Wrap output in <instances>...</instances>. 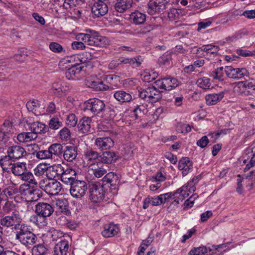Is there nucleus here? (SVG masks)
Listing matches in <instances>:
<instances>
[{
  "instance_id": "1",
  "label": "nucleus",
  "mask_w": 255,
  "mask_h": 255,
  "mask_svg": "<svg viewBox=\"0 0 255 255\" xmlns=\"http://www.w3.org/2000/svg\"><path fill=\"white\" fill-rule=\"evenodd\" d=\"M102 183L96 182L89 184L90 199L92 202L99 203L104 199L106 193V186L107 185L109 188V190L113 194L117 192L120 180L116 173L114 172L108 173L102 178Z\"/></svg>"
},
{
  "instance_id": "2",
  "label": "nucleus",
  "mask_w": 255,
  "mask_h": 255,
  "mask_svg": "<svg viewBox=\"0 0 255 255\" xmlns=\"http://www.w3.org/2000/svg\"><path fill=\"white\" fill-rule=\"evenodd\" d=\"M162 81H155L152 86L143 88H137L138 97L143 101L150 104H154L159 101L162 97L163 91L159 90Z\"/></svg>"
},
{
  "instance_id": "3",
  "label": "nucleus",
  "mask_w": 255,
  "mask_h": 255,
  "mask_svg": "<svg viewBox=\"0 0 255 255\" xmlns=\"http://www.w3.org/2000/svg\"><path fill=\"white\" fill-rule=\"evenodd\" d=\"M119 153L115 151H106L98 152L92 150L87 151L86 157L89 160H97V165H101L103 163L111 164L116 162L120 157Z\"/></svg>"
},
{
  "instance_id": "4",
  "label": "nucleus",
  "mask_w": 255,
  "mask_h": 255,
  "mask_svg": "<svg viewBox=\"0 0 255 255\" xmlns=\"http://www.w3.org/2000/svg\"><path fill=\"white\" fill-rule=\"evenodd\" d=\"M86 32V33H79L76 39L90 46L104 47L107 44L106 37L100 35L97 32L91 29H87Z\"/></svg>"
},
{
  "instance_id": "5",
  "label": "nucleus",
  "mask_w": 255,
  "mask_h": 255,
  "mask_svg": "<svg viewBox=\"0 0 255 255\" xmlns=\"http://www.w3.org/2000/svg\"><path fill=\"white\" fill-rule=\"evenodd\" d=\"M105 106L104 102L98 98L90 99L84 102L83 111L90 110L94 115H98L102 113Z\"/></svg>"
},
{
  "instance_id": "6",
  "label": "nucleus",
  "mask_w": 255,
  "mask_h": 255,
  "mask_svg": "<svg viewBox=\"0 0 255 255\" xmlns=\"http://www.w3.org/2000/svg\"><path fill=\"white\" fill-rule=\"evenodd\" d=\"M71 188L70 192L74 198H81L85 194L87 190V185L84 181L74 179L72 183H70Z\"/></svg>"
},
{
  "instance_id": "7",
  "label": "nucleus",
  "mask_w": 255,
  "mask_h": 255,
  "mask_svg": "<svg viewBox=\"0 0 255 255\" xmlns=\"http://www.w3.org/2000/svg\"><path fill=\"white\" fill-rule=\"evenodd\" d=\"M169 0H149L147 11L150 15L159 13L165 9Z\"/></svg>"
},
{
  "instance_id": "8",
  "label": "nucleus",
  "mask_w": 255,
  "mask_h": 255,
  "mask_svg": "<svg viewBox=\"0 0 255 255\" xmlns=\"http://www.w3.org/2000/svg\"><path fill=\"white\" fill-rule=\"evenodd\" d=\"M63 167L60 164H54L53 165L48 166L46 171V177L48 179L59 180L63 178L64 179H68L65 175L62 174L64 173Z\"/></svg>"
},
{
  "instance_id": "9",
  "label": "nucleus",
  "mask_w": 255,
  "mask_h": 255,
  "mask_svg": "<svg viewBox=\"0 0 255 255\" xmlns=\"http://www.w3.org/2000/svg\"><path fill=\"white\" fill-rule=\"evenodd\" d=\"M53 212V207L47 203L39 202L35 206V213L36 215L44 219L50 216Z\"/></svg>"
},
{
  "instance_id": "10",
  "label": "nucleus",
  "mask_w": 255,
  "mask_h": 255,
  "mask_svg": "<svg viewBox=\"0 0 255 255\" xmlns=\"http://www.w3.org/2000/svg\"><path fill=\"white\" fill-rule=\"evenodd\" d=\"M7 154L8 155L4 156V159H18L22 157L26 156V150L22 147L13 145L8 148Z\"/></svg>"
},
{
  "instance_id": "11",
  "label": "nucleus",
  "mask_w": 255,
  "mask_h": 255,
  "mask_svg": "<svg viewBox=\"0 0 255 255\" xmlns=\"http://www.w3.org/2000/svg\"><path fill=\"white\" fill-rule=\"evenodd\" d=\"M94 17H100L105 15L108 11L107 4L105 2L95 1L91 6Z\"/></svg>"
},
{
  "instance_id": "12",
  "label": "nucleus",
  "mask_w": 255,
  "mask_h": 255,
  "mask_svg": "<svg viewBox=\"0 0 255 255\" xmlns=\"http://www.w3.org/2000/svg\"><path fill=\"white\" fill-rule=\"evenodd\" d=\"M95 143L102 151H109V150L114 146L113 139L109 136L97 137Z\"/></svg>"
},
{
  "instance_id": "13",
  "label": "nucleus",
  "mask_w": 255,
  "mask_h": 255,
  "mask_svg": "<svg viewBox=\"0 0 255 255\" xmlns=\"http://www.w3.org/2000/svg\"><path fill=\"white\" fill-rule=\"evenodd\" d=\"M52 89L54 94H56L58 97H61L62 94L66 95L70 89V86L69 83L65 81H57L52 84Z\"/></svg>"
},
{
  "instance_id": "14",
  "label": "nucleus",
  "mask_w": 255,
  "mask_h": 255,
  "mask_svg": "<svg viewBox=\"0 0 255 255\" xmlns=\"http://www.w3.org/2000/svg\"><path fill=\"white\" fill-rule=\"evenodd\" d=\"M25 123L28 126L29 130L36 135L37 134H44L49 131L48 126L41 122L37 121L30 123L26 120Z\"/></svg>"
},
{
  "instance_id": "15",
  "label": "nucleus",
  "mask_w": 255,
  "mask_h": 255,
  "mask_svg": "<svg viewBox=\"0 0 255 255\" xmlns=\"http://www.w3.org/2000/svg\"><path fill=\"white\" fill-rule=\"evenodd\" d=\"M27 248H30L32 245L36 243L37 240V236L32 232L24 233V234L16 238Z\"/></svg>"
},
{
  "instance_id": "16",
  "label": "nucleus",
  "mask_w": 255,
  "mask_h": 255,
  "mask_svg": "<svg viewBox=\"0 0 255 255\" xmlns=\"http://www.w3.org/2000/svg\"><path fill=\"white\" fill-rule=\"evenodd\" d=\"M120 232V229L117 224L113 222L106 224L103 226V230L101 232L103 237L106 238L114 237Z\"/></svg>"
},
{
  "instance_id": "17",
  "label": "nucleus",
  "mask_w": 255,
  "mask_h": 255,
  "mask_svg": "<svg viewBox=\"0 0 255 255\" xmlns=\"http://www.w3.org/2000/svg\"><path fill=\"white\" fill-rule=\"evenodd\" d=\"M178 168L182 170V176H185L193 170V162L188 157H183L178 162Z\"/></svg>"
},
{
  "instance_id": "18",
  "label": "nucleus",
  "mask_w": 255,
  "mask_h": 255,
  "mask_svg": "<svg viewBox=\"0 0 255 255\" xmlns=\"http://www.w3.org/2000/svg\"><path fill=\"white\" fill-rule=\"evenodd\" d=\"M61 184L57 180L49 179V182L45 186V191L49 195H57L62 190Z\"/></svg>"
},
{
  "instance_id": "19",
  "label": "nucleus",
  "mask_w": 255,
  "mask_h": 255,
  "mask_svg": "<svg viewBox=\"0 0 255 255\" xmlns=\"http://www.w3.org/2000/svg\"><path fill=\"white\" fill-rule=\"evenodd\" d=\"M248 81H240L238 82L231 84L234 92L242 94L247 88L250 89L255 86V83L254 84L253 82L248 83Z\"/></svg>"
},
{
  "instance_id": "20",
  "label": "nucleus",
  "mask_w": 255,
  "mask_h": 255,
  "mask_svg": "<svg viewBox=\"0 0 255 255\" xmlns=\"http://www.w3.org/2000/svg\"><path fill=\"white\" fill-rule=\"evenodd\" d=\"M21 218L18 213H12L11 216H6L0 220V225L6 227L13 226L15 222H21Z\"/></svg>"
},
{
  "instance_id": "21",
  "label": "nucleus",
  "mask_w": 255,
  "mask_h": 255,
  "mask_svg": "<svg viewBox=\"0 0 255 255\" xmlns=\"http://www.w3.org/2000/svg\"><path fill=\"white\" fill-rule=\"evenodd\" d=\"M77 149L76 146H65L62 153L64 159L68 161H72L77 157Z\"/></svg>"
},
{
  "instance_id": "22",
  "label": "nucleus",
  "mask_w": 255,
  "mask_h": 255,
  "mask_svg": "<svg viewBox=\"0 0 255 255\" xmlns=\"http://www.w3.org/2000/svg\"><path fill=\"white\" fill-rule=\"evenodd\" d=\"M69 249V243L65 239L61 240L56 244L54 248V255H67Z\"/></svg>"
},
{
  "instance_id": "23",
  "label": "nucleus",
  "mask_w": 255,
  "mask_h": 255,
  "mask_svg": "<svg viewBox=\"0 0 255 255\" xmlns=\"http://www.w3.org/2000/svg\"><path fill=\"white\" fill-rule=\"evenodd\" d=\"M132 4V0H117L115 4V9L119 12L123 13L129 10Z\"/></svg>"
},
{
  "instance_id": "24",
  "label": "nucleus",
  "mask_w": 255,
  "mask_h": 255,
  "mask_svg": "<svg viewBox=\"0 0 255 255\" xmlns=\"http://www.w3.org/2000/svg\"><path fill=\"white\" fill-rule=\"evenodd\" d=\"M226 90L220 92L218 94H208L206 96L205 100L207 105H215L224 98Z\"/></svg>"
},
{
  "instance_id": "25",
  "label": "nucleus",
  "mask_w": 255,
  "mask_h": 255,
  "mask_svg": "<svg viewBox=\"0 0 255 255\" xmlns=\"http://www.w3.org/2000/svg\"><path fill=\"white\" fill-rule=\"evenodd\" d=\"M145 14L142 13L138 10H135L131 13L129 15V20L131 22L136 25L141 24L144 23L146 20Z\"/></svg>"
},
{
  "instance_id": "26",
  "label": "nucleus",
  "mask_w": 255,
  "mask_h": 255,
  "mask_svg": "<svg viewBox=\"0 0 255 255\" xmlns=\"http://www.w3.org/2000/svg\"><path fill=\"white\" fill-rule=\"evenodd\" d=\"M92 120L90 118L84 117L81 119L77 124L78 130L83 133H85L90 131V123Z\"/></svg>"
},
{
  "instance_id": "27",
  "label": "nucleus",
  "mask_w": 255,
  "mask_h": 255,
  "mask_svg": "<svg viewBox=\"0 0 255 255\" xmlns=\"http://www.w3.org/2000/svg\"><path fill=\"white\" fill-rule=\"evenodd\" d=\"M114 97L120 103L129 102L132 100V96L124 90H119L115 92Z\"/></svg>"
},
{
  "instance_id": "28",
  "label": "nucleus",
  "mask_w": 255,
  "mask_h": 255,
  "mask_svg": "<svg viewBox=\"0 0 255 255\" xmlns=\"http://www.w3.org/2000/svg\"><path fill=\"white\" fill-rule=\"evenodd\" d=\"M86 85L95 91H106L109 86L103 83V81H87Z\"/></svg>"
},
{
  "instance_id": "29",
  "label": "nucleus",
  "mask_w": 255,
  "mask_h": 255,
  "mask_svg": "<svg viewBox=\"0 0 255 255\" xmlns=\"http://www.w3.org/2000/svg\"><path fill=\"white\" fill-rule=\"evenodd\" d=\"M230 243L227 244H222L219 245H211L209 246V255H213L214 254H217L220 253L218 255L225 252L227 250V245L229 244Z\"/></svg>"
},
{
  "instance_id": "30",
  "label": "nucleus",
  "mask_w": 255,
  "mask_h": 255,
  "mask_svg": "<svg viewBox=\"0 0 255 255\" xmlns=\"http://www.w3.org/2000/svg\"><path fill=\"white\" fill-rule=\"evenodd\" d=\"M63 171L64 172L62 173V174H64L65 177L68 178V179H64L63 178H61V180L66 183H72V181L75 179V177H73L72 176H76L77 174L76 171L72 168H69L67 167L66 169H65V168L63 167Z\"/></svg>"
},
{
  "instance_id": "31",
  "label": "nucleus",
  "mask_w": 255,
  "mask_h": 255,
  "mask_svg": "<svg viewBox=\"0 0 255 255\" xmlns=\"http://www.w3.org/2000/svg\"><path fill=\"white\" fill-rule=\"evenodd\" d=\"M12 173L15 176H20L26 170V163L25 162H17L13 163L11 167Z\"/></svg>"
},
{
  "instance_id": "32",
  "label": "nucleus",
  "mask_w": 255,
  "mask_h": 255,
  "mask_svg": "<svg viewBox=\"0 0 255 255\" xmlns=\"http://www.w3.org/2000/svg\"><path fill=\"white\" fill-rule=\"evenodd\" d=\"M48 148L50 152H51L52 158H53V155L60 157L63 152V146L59 143H52Z\"/></svg>"
},
{
  "instance_id": "33",
  "label": "nucleus",
  "mask_w": 255,
  "mask_h": 255,
  "mask_svg": "<svg viewBox=\"0 0 255 255\" xmlns=\"http://www.w3.org/2000/svg\"><path fill=\"white\" fill-rule=\"evenodd\" d=\"M84 2L85 0H63L61 6L65 9L70 10Z\"/></svg>"
},
{
  "instance_id": "34",
  "label": "nucleus",
  "mask_w": 255,
  "mask_h": 255,
  "mask_svg": "<svg viewBox=\"0 0 255 255\" xmlns=\"http://www.w3.org/2000/svg\"><path fill=\"white\" fill-rule=\"evenodd\" d=\"M56 204L59 207L61 212L66 216L71 215V212L68 208V202L65 199L56 200Z\"/></svg>"
},
{
  "instance_id": "35",
  "label": "nucleus",
  "mask_w": 255,
  "mask_h": 255,
  "mask_svg": "<svg viewBox=\"0 0 255 255\" xmlns=\"http://www.w3.org/2000/svg\"><path fill=\"white\" fill-rule=\"evenodd\" d=\"M209 253V246H200L198 248H193L189 252V255H205Z\"/></svg>"
},
{
  "instance_id": "36",
  "label": "nucleus",
  "mask_w": 255,
  "mask_h": 255,
  "mask_svg": "<svg viewBox=\"0 0 255 255\" xmlns=\"http://www.w3.org/2000/svg\"><path fill=\"white\" fill-rule=\"evenodd\" d=\"M196 189L195 186H193V184H188V182L181 187L177 189L175 191V194H178V193H182V192L189 194L194 192Z\"/></svg>"
},
{
  "instance_id": "37",
  "label": "nucleus",
  "mask_w": 255,
  "mask_h": 255,
  "mask_svg": "<svg viewBox=\"0 0 255 255\" xmlns=\"http://www.w3.org/2000/svg\"><path fill=\"white\" fill-rule=\"evenodd\" d=\"M21 179L26 181L29 183L37 185V183L34 179L33 174L26 170L23 172V173L20 176Z\"/></svg>"
},
{
  "instance_id": "38",
  "label": "nucleus",
  "mask_w": 255,
  "mask_h": 255,
  "mask_svg": "<svg viewBox=\"0 0 255 255\" xmlns=\"http://www.w3.org/2000/svg\"><path fill=\"white\" fill-rule=\"evenodd\" d=\"M47 250L43 244H39L33 247L32 254V255H43L46 253Z\"/></svg>"
},
{
  "instance_id": "39",
  "label": "nucleus",
  "mask_w": 255,
  "mask_h": 255,
  "mask_svg": "<svg viewBox=\"0 0 255 255\" xmlns=\"http://www.w3.org/2000/svg\"><path fill=\"white\" fill-rule=\"evenodd\" d=\"M148 105L145 103H142L140 105H137L134 109L133 112L135 114L136 118L138 114L146 115L148 112L147 109Z\"/></svg>"
},
{
  "instance_id": "40",
  "label": "nucleus",
  "mask_w": 255,
  "mask_h": 255,
  "mask_svg": "<svg viewBox=\"0 0 255 255\" xmlns=\"http://www.w3.org/2000/svg\"><path fill=\"white\" fill-rule=\"evenodd\" d=\"M48 166L46 164H39L34 169V172L35 176L40 177L44 174L47 171Z\"/></svg>"
},
{
  "instance_id": "41",
  "label": "nucleus",
  "mask_w": 255,
  "mask_h": 255,
  "mask_svg": "<svg viewBox=\"0 0 255 255\" xmlns=\"http://www.w3.org/2000/svg\"><path fill=\"white\" fill-rule=\"evenodd\" d=\"M62 126V123L59 120V119L56 117H54L49 122V126L48 127L49 128L52 129H57L60 127Z\"/></svg>"
},
{
  "instance_id": "42",
  "label": "nucleus",
  "mask_w": 255,
  "mask_h": 255,
  "mask_svg": "<svg viewBox=\"0 0 255 255\" xmlns=\"http://www.w3.org/2000/svg\"><path fill=\"white\" fill-rule=\"evenodd\" d=\"M102 114L110 120L113 119L117 115L114 108L109 106H105V108L102 112Z\"/></svg>"
},
{
  "instance_id": "43",
  "label": "nucleus",
  "mask_w": 255,
  "mask_h": 255,
  "mask_svg": "<svg viewBox=\"0 0 255 255\" xmlns=\"http://www.w3.org/2000/svg\"><path fill=\"white\" fill-rule=\"evenodd\" d=\"M36 158L39 159H52L51 154L49 148L47 150L39 149L36 154Z\"/></svg>"
},
{
  "instance_id": "44",
  "label": "nucleus",
  "mask_w": 255,
  "mask_h": 255,
  "mask_svg": "<svg viewBox=\"0 0 255 255\" xmlns=\"http://www.w3.org/2000/svg\"><path fill=\"white\" fill-rule=\"evenodd\" d=\"M26 146L27 147V151H26V156L28 154H36L38 150L40 149V147L36 143L27 144Z\"/></svg>"
},
{
  "instance_id": "45",
  "label": "nucleus",
  "mask_w": 255,
  "mask_h": 255,
  "mask_svg": "<svg viewBox=\"0 0 255 255\" xmlns=\"http://www.w3.org/2000/svg\"><path fill=\"white\" fill-rule=\"evenodd\" d=\"M182 83L180 81H176L175 82L173 83L172 84L168 85L166 86L165 84L163 83V81L161 82L160 86L158 87L160 89H163L165 91H170L173 89H175L179 85H181Z\"/></svg>"
},
{
  "instance_id": "46",
  "label": "nucleus",
  "mask_w": 255,
  "mask_h": 255,
  "mask_svg": "<svg viewBox=\"0 0 255 255\" xmlns=\"http://www.w3.org/2000/svg\"><path fill=\"white\" fill-rule=\"evenodd\" d=\"M200 49H201V51L211 54L216 53L219 50L218 46L212 45H204L201 47Z\"/></svg>"
},
{
  "instance_id": "47",
  "label": "nucleus",
  "mask_w": 255,
  "mask_h": 255,
  "mask_svg": "<svg viewBox=\"0 0 255 255\" xmlns=\"http://www.w3.org/2000/svg\"><path fill=\"white\" fill-rule=\"evenodd\" d=\"M59 137L62 140H67L71 137V132L66 127H64L60 130L58 133Z\"/></svg>"
},
{
  "instance_id": "48",
  "label": "nucleus",
  "mask_w": 255,
  "mask_h": 255,
  "mask_svg": "<svg viewBox=\"0 0 255 255\" xmlns=\"http://www.w3.org/2000/svg\"><path fill=\"white\" fill-rule=\"evenodd\" d=\"M40 104L39 101L37 100H33V101H28L26 104V107L28 111H31L34 113V111H36V108L39 107Z\"/></svg>"
},
{
  "instance_id": "49",
  "label": "nucleus",
  "mask_w": 255,
  "mask_h": 255,
  "mask_svg": "<svg viewBox=\"0 0 255 255\" xmlns=\"http://www.w3.org/2000/svg\"><path fill=\"white\" fill-rule=\"evenodd\" d=\"M97 166L98 168L93 170V173L96 177L100 178L107 173V170L104 168L103 164Z\"/></svg>"
},
{
  "instance_id": "50",
  "label": "nucleus",
  "mask_w": 255,
  "mask_h": 255,
  "mask_svg": "<svg viewBox=\"0 0 255 255\" xmlns=\"http://www.w3.org/2000/svg\"><path fill=\"white\" fill-rule=\"evenodd\" d=\"M66 124L69 127H74L77 124V119L74 114L69 115L66 118Z\"/></svg>"
},
{
  "instance_id": "51",
  "label": "nucleus",
  "mask_w": 255,
  "mask_h": 255,
  "mask_svg": "<svg viewBox=\"0 0 255 255\" xmlns=\"http://www.w3.org/2000/svg\"><path fill=\"white\" fill-rule=\"evenodd\" d=\"M142 61L141 56H138L136 57L130 58L129 64L133 68H137L140 66Z\"/></svg>"
},
{
  "instance_id": "52",
  "label": "nucleus",
  "mask_w": 255,
  "mask_h": 255,
  "mask_svg": "<svg viewBox=\"0 0 255 255\" xmlns=\"http://www.w3.org/2000/svg\"><path fill=\"white\" fill-rule=\"evenodd\" d=\"M199 81H194L196 84L198 83V86L203 89H209L214 87V85L211 84L210 81H201L200 82H199Z\"/></svg>"
},
{
  "instance_id": "53",
  "label": "nucleus",
  "mask_w": 255,
  "mask_h": 255,
  "mask_svg": "<svg viewBox=\"0 0 255 255\" xmlns=\"http://www.w3.org/2000/svg\"><path fill=\"white\" fill-rule=\"evenodd\" d=\"M225 71L229 78L236 79V69L233 68L231 66H226Z\"/></svg>"
},
{
  "instance_id": "54",
  "label": "nucleus",
  "mask_w": 255,
  "mask_h": 255,
  "mask_svg": "<svg viewBox=\"0 0 255 255\" xmlns=\"http://www.w3.org/2000/svg\"><path fill=\"white\" fill-rule=\"evenodd\" d=\"M209 142L208 136L204 135L202 136L200 139L197 140L196 144L202 148H204L206 147Z\"/></svg>"
},
{
  "instance_id": "55",
  "label": "nucleus",
  "mask_w": 255,
  "mask_h": 255,
  "mask_svg": "<svg viewBox=\"0 0 255 255\" xmlns=\"http://www.w3.org/2000/svg\"><path fill=\"white\" fill-rule=\"evenodd\" d=\"M236 78L241 79L245 76L248 77L249 75V72L245 68L236 69Z\"/></svg>"
},
{
  "instance_id": "56",
  "label": "nucleus",
  "mask_w": 255,
  "mask_h": 255,
  "mask_svg": "<svg viewBox=\"0 0 255 255\" xmlns=\"http://www.w3.org/2000/svg\"><path fill=\"white\" fill-rule=\"evenodd\" d=\"M236 53L239 55L247 57V56H253L255 55V51H251L249 50H245L242 49H237Z\"/></svg>"
},
{
  "instance_id": "57",
  "label": "nucleus",
  "mask_w": 255,
  "mask_h": 255,
  "mask_svg": "<svg viewBox=\"0 0 255 255\" xmlns=\"http://www.w3.org/2000/svg\"><path fill=\"white\" fill-rule=\"evenodd\" d=\"M14 205L12 202L7 201L2 207L3 212L6 214L9 213L12 210Z\"/></svg>"
},
{
  "instance_id": "58",
  "label": "nucleus",
  "mask_w": 255,
  "mask_h": 255,
  "mask_svg": "<svg viewBox=\"0 0 255 255\" xmlns=\"http://www.w3.org/2000/svg\"><path fill=\"white\" fill-rule=\"evenodd\" d=\"M165 157L168 159L173 164H176L177 162V157L176 155H174L171 152H166L165 153Z\"/></svg>"
},
{
  "instance_id": "59",
  "label": "nucleus",
  "mask_w": 255,
  "mask_h": 255,
  "mask_svg": "<svg viewBox=\"0 0 255 255\" xmlns=\"http://www.w3.org/2000/svg\"><path fill=\"white\" fill-rule=\"evenodd\" d=\"M30 232L24 224H21L19 228V231H17L16 233V238L24 234V233H28Z\"/></svg>"
},
{
  "instance_id": "60",
  "label": "nucleus",
  "mask_w": 255,
  "mask_h": 255,
  "mask_svg": "<svg viewBox=\"0 0 255 255\" xmlns=\"http://www.w3.org/2000/svg\"><path fill=\"white\" fill-rule=\"evenodd\" d=\"M50 50L54 52H60L62 51V47L58 43L56 42H51L49 44Z\"/></svg>"
},
{
  "instance_id": "61",
  "label": "nucleus",
  "mask_w": 255,
  "mask_h": 255,
  "mask_svg": "<svg viewBox=\"0 0 255 255\" xmlns=\"http://www.w3.org/2000/svg\"><path fill=\"white\" fill-rule=\"evenodd\" d=\"M42 192L40 190L35 188L32 193V195L30 198V200L37 201L42 196Z\"/></svg>"
},
{
  "instance_id": "62",
  "label": "nucleus",
  "mask_w": 255,
  "mask_h": 255,
  "mask_svg": "<svg viewBox=\"0 0 255 255\" xmlns=\"http://www.w3.org/2000/svg\"><path fill=\"white\" fill-rule=\"evenodd\" d=\"M158 73L156 72H152L150 73L147 71H144L143 73L141 74V78H145L146 80H148L149 77L151 76V80H155L157 78Z\"/></svg>"
},
{
  "instance_id": "63",
  "label": "nucleus",
  "mask_w": 255,
  "mask_h": 255,
  "mask_svg": "<svg viewBox=\"0 0 255 255\" xmlns=\"http://www.w3.org/2000/svg\"><path fill=\"white\" fill-rule=\"evenodd\" d=\"M154 235L152 232H151L148 235V237L145 240H143L141 243V245L146 246L148 247L150 245L154 240Z\"/></svg>"
},
{
  "instance_id": "64",
  "label": "nucleus",
  "mask_w": 255,
  "mask_h": 255,
  "mask_svg": "<svg viewBox=\"0 0 255 255\" xmlns=\"http://www.w3.org/2000/svg\"><path fill=\"white\" fill-rule=\"evenodd\" d=\"M170 62V56L168 55H162L158 59V63L161 65H169Z\"/></svg>"
}]
</instances>
